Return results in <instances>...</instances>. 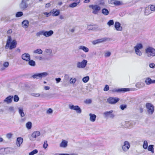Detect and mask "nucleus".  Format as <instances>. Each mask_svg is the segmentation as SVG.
Listing matches in <instances>:
<instances>
[{
  "mask_svg": "<svg viewBox=\"0 0 155 155\" xmlns=\"http://www.w3.org/2000/svg\"><path fill=\"white\" fill-rule=\"evenodd\" d=\"M17 45V42L15 40H13L12 41V39L10 36L8 37L5 48L7 49L9 48L10 50H12L15 48Z\"/></svg>",
  "mask_w": 155,
  "mask_h": 155,
  "instance_id": "f257e3e1",
  "label": "nucleus"
},
{
  "mask_svg": "<svg viewBox=\"0 0 155 155\" xmlns=\"http://www.w3.org/2000/svg\"><path fill=\"white\" fill-rule=\"evenodd\" d=\"M145 53L148 57L155 56V49L152 47H149L145 49Z\"/></svg>",
  "mask_w": 155,
  "mask_h": 155,
  "instance_id": "f03ea898",
  "label": "nucleus"
},
{
  "mask_svg": "<svg viewBox=\"0 0 155 155\" xmlns=\"http://www.w3.org/2000/svg\"><path fill=\"white\" fill-rule=\"evenodd\" d=\"M143 45L141 43H137L134 47V49L136 54L141 56L142 55V53L140 50L143 48Z\"/></svg>",
  "mask_w": 155,
  "mask_h": 155,
  "instance_id": "7ed1b4c3",
  "label": "nucleus"
},
{
  "mask_svg": "<svg viewBox=\"0 0 155 155\" xmlns=\"http://www.w3.org/2000/svg\"><path fill=\"white\" fill-rule=\"evenodd\" d=\"M146 106L149 114H152L154 111V107L153 105L151 103H147L146 104Z\"/></svg>",
  "mask_w": 155,
  "mask_h": 155,
  "instance_id": "20e7f679",
  "label": "nucleus"
},
{
  "mask_svg": "<svg viewBox=\"0 0 155 155\" xmlns=\"http://www.w3.org/2000/svg\"><path fill=\"white\" fill-rule=\"evenodd\" d=\"M93 10L92 13L94 14H97L101 10V7L97 5H90L89 6Z\"/></svg>",
  "mask_w": 155,
  "mask_h": 155,
  "instance_id": "39448f33",
  "label": "nucleus"
},
{
  "mask_svg": "<svg viewBox=\"0 0 155 155\" xmlns=\"http://www.w3.org/2000/svg\"><path fill=\"white\" fill-rule=\"evenodd\" d=\"M130 91V88H114L112 90V91L113 93H124Z\"/></svg>",
  "mask_w": 155,
  "mask_h": 155,
  "instance_id": "423d86ee",
  "label": "nucleus"
},
{
  "mask_svg": "<svg viewBox=\"0 0 155 155\" xmlns=\"http://www.w3.org/2000/svg\"><path fill=\"white\" fill-rule=\"evenodd\" d=\"M69 107L70 109L75 110L78 114H81L82 112L81 109L78 105L74 106L73 105L69 104Z\"/></svg>",
  "mask_w": 155,
  "mask_h": 155,
  "instance_id": "0eeeda50",
  "label": "nucleus"
},
{
  "mask_svg": "<svg viewBox=\"0 0 155 155\" xmlns=\"http://www.w3.org/2000/svg\"><path fill=\"white\" fill-rule=\"evenodd\" d=\"M119 100V99L116 97H110L107 100V101L110 104H115Z\"/></svg>",
  "mask_w": 155,
  "mask_h": 155,
  "instance_id": "6e6552de",
  "label": "nucleus"
},
{
  "mask_svg": "<svg viewBox=\"0 0 155 155\" xmlns=\"http://www.w3.org/2000/svg\"><path fill=\"white\" fill-rule=\"evenodd\" d=\"M87 61L84 59L81 62H78L77 64V67L78 68H85L87 64Z\"/></svg>",
  "mask_w": 155,
  "mask_h": 155,
  "instance_id": "1a4fd4ad",
  "label": "nucleus"
},
{
  "mask_svg": "<svg viewBox=\"0 0 155 155\" xmlns=\"http://www.w3.org/2000/svg\"><path fill=\"white\" fill-rule=\"evenodd\" d=\"M113 110H111L109 111H106L103 113V115L105 117H109L111 118H113L115 115L114 114Z\"/></svg>",
  "mask_w": 155,
  "mask_h": 155,
  "instance_id": "9d476101",
  "label": "nucleus"
},
{
  "mask_svg": "<svg viewBox=\"0 0 155 155\" xmlns=\"http://www.w3.org/2000/svg\"><path fill=\"white\" fill-rule=\"evenodd\" d=\"M108 39L107 38L105 37L100 39H97V40H94L92 42V43L94 45H96L103 42H105Z\"/></svg>",
  "mask_w": 155,
  "mask_h": 155,
  "instance_id": "9b49d317",
  "label": "nucleus"
},
{
  "mask_svg": "<svg viewBox=\"0 0 155 155\" xmlns=\"http://www.w3.org/2000/svg\"><path fill=\"white\" fill-rule=\"evenodd\" d=\"M12 149L10 148H1L0 149V154H5L9 153Z\"/></svg>",
  "mask_w": 155,
  "mask_h": 155,
  "instance_id": "f8f14e48",
  "label": "nucleus"
},
{
  "mask_svg": "<svg viewBox=\"0 0 155 155\" xmlns=\"http://www.w3.org/2000/svg\"><path fill=\"white\" fill-rule=\"evenodd\" d=\"M28 7V4L22 0L19 5V8L22 10H25Z\"/></svg>",
  "mask_w": 155,
  "mask_h": 155,
  "instance_id": "ddd939ff",
  "label": "nucleus"
},
{
  "mask_svg": "<svg viewBox=\"0 0 155 155\" xmlns=\"http://www.w3.org/2000/svg\"><path fill=\"white\" fill-rule=\"evenodd\" d=\"M130 144L127 141H125L124 143V144L122 146L123 150L126 152L127 151L130 147Z\"/></svg>",
  "mask_w": 155,
  "mask_h": 155,
  "instance_id": "4468645a",
  "label": "nucleus"
},
{
  "mask_svg": "<svg viewBox=\"0 0 155 155\" xmlns=\"http://www.w3.org/2000/svg\"><path fill=\"white\" fill-rule=\"evenodd\" d=\"M21 58L23 60L28 61L31 59L30 55L28 53H25L22 55Z\"/></svg>",
  "mask_w": 155,
  "mask_h": 155,
  "instance_id": "2eb2a0df",
  "label": "nucleus"
},
{
  "mask_svg": "<svg viewBox=\"0 0 155 155\" xmlns=\"http://www.w3.org/2000/svg\"><path fill=\"white\" fill-rule=\"evenodd\" d=\"M114 27L117 31H121L122 30V27L121 26L120 24L118 22H116L114 25Z\"/></svg>",
  "mask_w": 155,
  "mask_h": 155,
  "instance_id": "dca6fc26",
  "label": "nucleus"
},
{
  "mask_svg": "<svg viewBox=\"0 0 155 155\" xmlns=\"http://www.w3.org/2000/svg\"><path fill=\"white\" fill-rule=\"evenodd\" d=\"M54 33V31L51 30L48 31H44V36L46 37H49L51 36Z\"/></svg>",
  "mask_w": 155,
  "mask_h": 155,
  "instance_id": "f3484780",
  "label": "nucleus"
},
{
  "mask_svg": "<svg viewBox=\"0 0 155 155\" xmlns=\"http://www.w3.org/2000/svg\"><path fill=\"white\" fill-rule=\"evenodd\" d=\"M13 98V96L11 95L9 96L6 98L4 101L7 104L10 103L12 102Z\"/></svg>",
  "mask_w": 155,
  "mask_h": 155,
  "instance_id": "a211bd4d",
  "label": "nucleus"
},
{
  "mask_svg": "<svg viewBox=\"0 0 155 155\" xmlns=\"http://www.w3.org/2000/svg\"><path fill=\"white\" fill-rule=\"evenodd\" d=\"M23 142V139L21 137H18L17 138L16 143L18 147H20Z\"/></svg>",
  "mask_w": 155,
  "mask_h": 155,
  "instance_id": "6ab92c4d",
  "label": "nucleus"
},
{
  "mask_svg": "<svg viewBox=\"0 0 155 155\" xmlns=\"http://www.w3.org/2000/svg\"><path fill=\"white\" fill-rule=\"evenodd\" d=\"M126 124L125 127H131L134 125L135 123L133 121H126L125 122Z\"/></svg>",
  "mask_w": 155,
  "mask_h": 155,
  "instance_id": "aec40b11",
  "label": "nucleus"
},
{
  "mask_svg": "<svg viewBox=\"0 0 155 155\" xmlns=\"http://www.w3.org/2000/svg\"><path fill=\"white\" fill-rule=\"evenodd\" d=\"M145 82L147 85H149L155 83V80H152L150 78H147L146 79Z\"/></svg>",
  "mask_w": 155,
  "mask_h": 155,
  "instance_id": "412c9836",
  "label": "nucleus"
},
{
  "mask_svg": "<svg viewBox=\"0 0 155 155\" xmlns=\"http://www.w3.org/2000/svg\"><path fill=\"white\" fill-rule=\"evenodd\" d=\"M68 142L67 140H63L60 144V147H61L65 148L68 146Z\"/></svg>",
  "mask_w": 155,
  "mask_h": 155,
  "instance_id": "4be33fe9",
  "label": "nucleus"
},
{
  "mask_svg": "<svg viewBox=\"0 0 155 155\" xmlns=\"http://www.w3.org/2000/svg\"><path fill=\"white\" fill-rule=\"evenodd\" d=\"M29 21L28 20H24L21 23L22 26L25 28H27L28 26Z\"/></svg>",
  "mask_w": 155,
  "mask_h": 155,
  "instance_id": "5701e85b",
  "label": "nucleus"
},
{
  "mask_svg": "<svg viewBox=\"0 0 155 155\" xmlns=\"http://www.w3.org/2000/svg\"><path fill=\"white\" fill-rule=\"evenodd\" d=\"M136 87L138 88H140L145 86V84L141 82H138L135 85Z\"/></svg>",
  "mask_w": 155,
  "mask_h": 155,
  "instance_id": "b1692460",
  "label": "nucleus"
},
{
  "mask_svg": "<svg viewBox=\"0 0 155 155\" xmlns=\"http://www.w3.org/2000/svg\"><path fill=\"white\" fill-rule=\"evenodd\" d=\"M90 120L91 122H94L96 120V116L94 114L90 113L89 114Z\"/></svg>",
  "mask_w": 155,
  "mask_h": 155,
  "instance_id": "393cba45",
  "label": "nucleus"
},
{
  "mask_svg": "<svg viewBox=\"0 0 155 155\" xmlns=\"http://www.w3.org/2000/svg\"><path fill=\"white\" fill-rule=\"evenodd\" d=\"M52 15L53 16H57L60 14V11L54 8L51 12Z\"/></svg>",
  "mask_w": 155,
  "mask_h": 155,
  "instance_id": "a878e982",
  "label": "nucleus"
},
{
  "mask_svg": "<svg viewBox=\"0 0 155 155\" xmlns=\"http://www.w3.org/2000/svg\"><path fill=\"white\" fill-rule=\"evenodd\" d=\"M40 135V132L39 131H35L33 133L31 136L32 137L36 138Z\"/></svg>",
  "mask_w": 155,
  "mask_h": 155,
  "instance_id": "bb28decb",
  "label": "nucleus"
},
{
  "mask_svg": "<svg viewBox=\"0 0 155 155\" xmlns=\"http://www.w3.org/2000/svg\"><path fill=\"white\" fill-rule=\"evenodd\" d=\"M78 48L79 49L82 50L85 52H87L89 51V49L88 48L84 46H79Z\"/></svg>",
  "mask_w": 155,
  "mask_h": 155,
  "instance_id": "cd10ccee",
  "label": "nucleus"
},
{
  "mask_svg": "<svg viewBox=\"0 0 155 155\" xmlns=\"http://www.w3.org/2000/svg\"><path fill=\"white\" fill-rule=\"evenodd\" d=\"M101 13L105 16L109 14L108 10L106 8H103L101 11Z\"/></svg>",
  "mask_w": 155,
  "mask_h": 155,
  "instance_id": "c85d7f7f",
  "label": "nucleus"
},
{
  "mask_svg": "<svg viewBox=\"0 0 155 155\" xmlns=\"http://www.w3.org/2000/svg\"><path fill=\"white\" fill-rule=\"evenodd\" d=\"M154 145H150L147 147L148 150V151H151L153 153H154Z\"/></svg>",
  "mask_w": 155,
  "mask_h": 155,
  "instance_id": "c756f323",
  "label": "nucleus"
},
{
  "mask_svg": "<svg viewBox=\"0 0 155 155\" xmlns=\"http://www.w3.org/2000/svg\"><path fill=\"white\" fill-rule=\"evenodd\" d=\"M32 123L31 122L29 121L26 124V127L28 130L30 129L32 127Z\"/></svg>",
  "mask_w": 155,
  "mask_h": 155,
  "instance_id": "7c9ffc66",
  "label": "nucleus"
},
{
  "mask_svg": "<svg viewBox=\"0 0 155 155\" xmlns=\"http://www.w3.org/2000/svg\"><path fill=\"white\" fill-rule=\"evenodd\" d=\"M28 64L31 66H35L36 65L35 62V61L31 60V59H30V60L28 61Z\"/></svg>",
  "mask_w": 155,
  "mask_h": 155,
  "instance_id": "2f4dec72",
  "label": "nucleus"
},
{
  "mask_svg": "<svg viewBox=\"0 0 155 155\" xmlns=\"http://www.w3.org/2000/svg\"><path fill=\"white\" fill-rule=\"evenodd\" d=\"M40 74V79L42 78L45 77L48 75V73L46 72H43Z\"/></svg>",
  "mask_w": 155,
  "mask_h": 155,
  "instance_id": "473e14b6",
  "label": "nucleus"
},
{
  "mask_svg": "<svg viewBox=\"0 0 155 155\" xmlns=\"http://www.w3.org/2000/svg\"><path fill=\"white\" fill-rule=\"evenodd\" d=\"M150 11H151L149 9V8H146L144 11L145 15H149L151 13V12Z\"/></svg>",
  "mask_w": 155,
  "mask_h": 155,
  "instance_id": "72a5a7b5",
  "label": "nucleus"
},
{
  "mask_svg": "<svg viewBox=\"0 0 155 155\" xmlns=\"http://www.w3.org/2000/svg\"><path fill=\"white\" fill-rule=\"evenodd\" d=\"M80 1L77 2H74L69 5V7L70 8H74L76 7L79 3Z\"/></svg>",
  "mask_w": 155,
  "mask_h": 155,
  "instance_id": "f704fd0d",
  "label": "nucleus"
},
{
  "mask_svg": "<svg viewBox=\"0 0 155 155\" xmlns=\"http://www.w3.org/2000/svg\"><path fill=\"white\" fill-rule=\"evenodd\" d=\"M32 77L34 79L36 78L37 79H40V73L35 74L32 76Z\"/></svg>",
  "mask_w": 155,
  "mask_h": 155,
  "instance_id": "c9c22d12",
  "label": "nucleus"
},
{
  "mask_svg": "<svg viewBox=\"0 0 155 155\" xmlns=\"http://www.w3.org/2000/svg\"><path fill=\"white\" fill-rule=\"evenodd\" d=\"M33 52L35 54H41L42 53L43 51L41 49H38L34 51Z\"/></svg>",
  "mask_w": 155,
  "mask_h": 155,
  "instance_id": "e433bc0d",
  "label": "nucleus"
},
{
  "mask_svg": "<svg viewBox=\"0 0 155 155\" xmlns=\"http://www.w3.org/2000/svg\"><path fill=\"white\" fill-rule=\"evenodd\" d=\"M19 113L21 117H23L25 116V114L23 111V109L22 108H18Z\"/></svg>",
  "mask_w": 155,
  "mask_h": 155,
  "instance_id": "4c0bfd02",
  "label": "nucleus"
},
{
  "mask_svg": "<svg viewBox=\"0 0 155 155\" xmlns=\"http://www.w3.org/2000/svg\"><path fill=\"white\" fill-rule=\"evenodd\" d=\"M112 3L115 5L118 6L121 5L122 2L119 1L115 0L112 1Z\"/></svg>",
  "mask_w": 155,
  "mask_h": 155,
  "instance_id": "58836bf2",
  "label": "nucleus"
},
{
  "mask_svg": "<svg viewBox=\"0 0 155 155\" xmlns=\"http://www.w3.org/2000/svg\"><path fill=\"white\" fill-rule=\"evenodd\" d=\"M23 15V13L22 12H18L15 14V17L17 18L20 17Z\"/></svg>",
  "mask_w": 155,
  "mask_h": 155,
  "instance_id": "ea45409f",
  "label": "nucleus"
},
{
  "mask_svg": "<svg viewBox=\"0 0 155 155\" xmlns=\"http://www.w3.org/2000/svg\"><path fill=\"white\" fill-rule=\"evenodd\" d=\"M89 80V77L88 76L84 77L82 79L83 81L85 83L87 82Z\"/></svg>",
  "mask_w": 155,
  "mask_h": 155,
  "instance_id": "a19ab883",
  "label": "nucleus"
},
{
  "mask_svg": "<svg viewBox=\"0 0 155 155\" xmlns=\"http://www.w3.org/2000/svg\"><path fill=\"white\" fill-rule=\"evenodd\" d=\"M148 143L147 140H144L143 142V147L144 149H146L148 147Z\"/></svg>",
  "mask_w": 155,
  "mask_h": 155,
  "instance_id": "79ce46f5",
  "label": "nucleus"
},
{
  "mask_svg": "<svg viewBox=\"0 0 155 155\" xmlns=\"http://www.w3.org/2000/svg\"><path fill=\"white\" fill-rule=\"evenodd\" d=\"M38 150L37 149H35L29 153V155H34L35 154H36L38 153Z\"/></svg>",
  "mask_w": 155,
  "mask_h": 155,
  "instance_id": "37998d69",
  "label": "nucleus"
},
{
  "mask_svg": "<svg viewBox=\"0 0 155 155\" xmlns=\"http://www.w3.org/2000/svg\"><path fill=\"white\" fill-rule=\"evenodd\" d=\"M44 31H41L38 32L36 34V35L37 37L40 36L41 35H43L44 36Z\"/></svg>",
  "mask_w": 155,
  "mask_h": 155,
  "instance_id": "c03bdc74",
  "label": "nucleus"
},
{
  "mask_svg": "<svg viewBox=\"0 0 155 155\" xmlns=\"http://www.w3.org/2000/svg\"><path fill=\"white\" fill-rule=\"evenodd\" d=\"M127 105L123 104L120 106V108L122 110H124L127 108Z\"/></svg>",
  "mask_w": 155,
  "mask_h": 155,
  "instance_id": "a18cd8bd",
  "label": "nucleus"
},
{
  "mask_svg": "<svg viewBox=\"0 0 155 155\" xmlns=\"http://www.w3.org/2000/svg\"><path fill=\"white\" fill-rule=\"evenodd\" d=\"M114 21L113 20H110L107 23V25L109 26H110L114 24Z\"/></svg>",
  "mask_w": 155,
  "mask_h": 155,
  "instance_id": "49530a36",
  "label": "nucleus"
},
{
  "mask_svg": "<svg viewBox=\"0 0 155 155\" xmlns=\"http://www.w3.org/2000/svg\"><path fill=\"white\" fill-rule=\"evenodd\" d=\"M149 6H150V11L153 12L155 11V5H150Z\"/></svg>",
  "mask_w": 155,
  "mask_h": 155,
  "instance_id": "de8ad7c7",
  "label": "nucleus"
},
{
  "mask_svg": "<svg viewBox=\"0 0 155 155\" xmlns=\"http://www.w3.org/2000/svg\"><path fill=\"white\" fill-rule=\"evenodd\" d=\"M13 98L14 101L15 102H18L19 100V98L18 96L17 95H15Z\"/></svg>",
  "mask_w": 155,
  "mask_h": 155,
  "instance_id": "09e8293b",
  "label": "nucleus"
},
{
  "mask_svg": "<svg viewBox=\"0 0 155 155\" xmlns=\"http://www.w3.org/2000/svg\"><path fill=\"white\" fill-rule=\"evenodd\" d=\"M13 135V134H12L9 133L6 134V137L8 139H10L12 137Z\"/></svg>",
  "mask_w": 155,
  "mask_h": 155,
  "instance_id": "8fccbe9b",
  "label": "nucleus"
},
{
  "mask_svg": "<svg viewBox=\"0 0 155 155\" xmlns=\"http://www.w3.org/2000/svg\"><path fill=\"white\" fill-rule=\"evenodd\" d=\"M76 81V79L75 78H74L73 79L72 78H71L70 80V83L71 84H74Z\"/></svg>",
  "mask_w": 155,
  "mask_h": 155,
  "instance_id": "3c124183",
  "label": "nucleus"
},
{
  "mask_svg": "<svg viewBox=\"0 0 155 155\" xmlns=\"http://www.w3.org/2000/svg\"><path fill=\"white\" fill-rule=\"evenodd\" d=\"M111 53L110 52L107 51L104 54V56L106 57H108L110 56Z\"/></svg>",
  "mask_w": 155,
  "mask_h": 155,
  "instance_id": "603ef678",
  "label": "nucleus"
},
{
  "mask_svg": "<svg viewBox=\"0 0 155 155\" xmlns=\"http://www.w3.org/2000/svg\"><path fill=\"white\" fill-rule=\"evenodd\" d=\"M87 28L88 30H93L94 29V28L93 27V26L91 25H89L87 26Z\"/></svg>",
  "mask_w": 155,
  "mask_h": 155,
  "instance_id": "864d4df0",
  "label": "nucleus"
},
{
  "mask_svg": "<svg viewBox=\"0 0 155 155\" xmlns=\"http://www.w3.org/2000/svg\"><path fill=\"white\" fill-rule=\"evenodd\" d=\"M109 87L108 85H106L104 89V91H108L109 89Z\"/></svg>",
  "mask_w": 155,
  "mask_h": 155,
  "instance_id": "5fc2aeb1",
  "label": "nucleus"
},
{
  "mask_svg": "<svg viewBox=\"0 0 155 155\" xmlns=\"http://www.w3.org/2000/svg\"><path fill=\"white\" fill-rule=\"evenodd\" d=\"M48 146V144L47 143V141H45L44 142V143L43 145V147L45 149H46L47 148Z\"/></svg>",
  "mask_w": 155,
  "mask_h": 155,
  "instance_id": "6e6d98bb",
  "label": "nucleus"
},
{
  "mask_svg": "<svg viewBox=\"0 0 155 155\" xmlns=\"http://www.w3.org/2000/svg\"><path fill=\"white\" fill-rule=\"evenodd\" d=\"M149 67L152 68H155V64L154 63H151L149 64Z\"/></svg>",
  "mask_w": 155,
  "mask_h": 155,
  "instance_id": "4d7b16f0",
  "label": "nucleus"
},
{
  "mask_svg": "<svg viewBox=\"0 0 155 155\" xmlns=\"http://www.w3.org/2000/svg\"><path fill=\"white\" fill-rule=\"evenodd\" d=\"M31 95L33 96L38 97H39L40 94L39 93H32L31 94Z\"/></svg>",
  "mask_w": 155,
  "mask_h": 155,
  "instance_id": "13d9d810",
  "label": "nucleus"
},
{
  "mask_svg": "<svg viewBox=\"0 0 155 155\" xmlns=\"http://www.w3.org/2000/svg\"><path fill=\"white\" fill-rule=\"evenodd\" d=\"M92 101L91 99H87L85 101V102L87 104H90L91 103Z\"/></svg>",
  "mask_w": 155,
  "mask_h": 155,
  "instance_id": "bf43d9fd",
  "label": "nucleus"
},
{
  "mask_svg": "<svg viewBox=\"0 0 155 155\" xmlns=\"http://www.w3.org/2000/svg\"><path fill=\"white\" fill-rule=\"evenodd\" d=\"M53 110L51 108H49L47 111V113L48 114H51Z\"/></svg>",
  "mask_w": 155,
  "mask_h": 155,
  "instance_id": "052dcab7",
  "label": "nucleus"
},
{
  "mask_svg": "<svg viewBox=\"0 0 155 155\" xmlns=\"http://www.w3.org/2000/svg\"><path fill=\"white\" fill-rule=\"evenodd\" d=\"M51 12H49V13H48L47 12H45L44 13V14L46 15L47 17H48L51 15Z\"/></svg>",
  "mask_w": 155,
  "mask_h": 155,
  "instance_id": "680f3d73",
  "label": "nucleus"
},
{
  "mask_svg": "<svg viewBox=\"0 0 155 155\" xmlns=\"http://www.w3.org/2000/svg\"><path fill=\"white\" fill-rule=\"evenodd\" d=\"M9 65V63L8 62H5L3 64V66L6 68L8 67Z\"/></svg>",
  "mask_w": 155,
  "mask_h": 155,
  "instance_id": "e2e57ef3",
  "label": "nucleus"
},
{
  "mask_svg": "<svg viewBox=\"0 0 155 155\" xmlns=\"http://www.w3.org/2000/svg\"><path fill=\"white\" fill-rule=\"evenodd\" d=\"M61 80V78H55V80L56 81L57 83H58Z\"/></svg>",
  "mask_w": 155,
  "mask_h": 155,
  "instance_id": "0e129e2a",
  "label": "nucleus"
},
{
  "mask_svg": "<svg viewBox=\"0 0 155 155\" xmlns=\"http://www.w3.org/2000/svg\"><path fill=\"white\" fill-rule=\"evenodd\" d=\"M9 110L10 111H13L14 110V108L13 107H11L9 108Z\"/></svg>",
  "mask_w": 155,
  "mask_h": 155,
  "instance_id": "69168bd1",
  "label": "nucleus"
},
{
  "mask_svg": "<svg viewBox=\"0 0 155 155\" xmlns=\"http://www.w3.org/2000/svg\"><path fill=\"white\" fill-rule=\"evenodd\" d=\"M46 52L47 53H49L51 54V53L52 51L50 49H46Z\"/></svg>",
  "mask_w": 155,
  "mask_h": 155,
  "instance_id": "338daca9",
  "label": "nucleus"
},
{
  "mask_svg": "<svg viewBox=\"0 0 155 155\" xmlns=\"http://www.w3.org/2000/svg\"><path fill=\"white\" fill-rule=\"evenodd\" d=\"M74 154H69L68 153H60L59 155H74Z\"/></svg>",
  "mask_w": 155,
  "mask_h": 155,
  "instance_id": "774afa93",
  "label": "nucleus"
}]
</instances>
